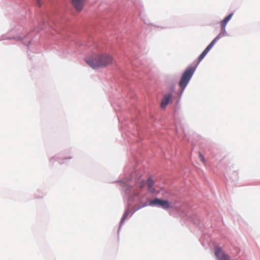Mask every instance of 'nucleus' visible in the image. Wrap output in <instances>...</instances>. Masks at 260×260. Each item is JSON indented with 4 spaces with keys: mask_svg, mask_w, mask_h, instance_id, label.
<instances>
[{
    "mask_svg": "<svg viewBox=\"0 0 260 260\" xmlns=\"http://www.w3.org/2000/svg\"><path fill=\"white\" fill-rule=\"evenodd\" d=\"M196 69V66L189 67L183 73L179 82V86L182 89H184L187 85Z\"/></svg>",
    "mask_w": 260,
    "mask_h": 260,
    "instance_id": "obj_2",
    "label": "nucleus"
},
{
    "mask_svg": "<svg viewBox=\"0 0 260 260\" xmlns=\"http://www.w3.org/2000/svg\"><path fill=\"white\" fill-rule=\"evenodd\" d=\"M221 34H219L206 47L205 50L202 53V54L199 56L198 63L200 62L206 56L209 50L212 48L216 42L220 38Z\"/></svg>",
    "mask_w": 260,
    "mask_h": 260,
    "instance_id": "obj_3",
    "label": "nucleus"
},
{
    "mask_svg": "<svg viewBox=\"0 0 260 260\" xmlns=\"http://www.w3.org/2000/svg\"><path fill=\"white\" fill-rule=\"evenodd\" d=\"M37 2L39 7H41L42 6V3L41 0H37Z\"/></svg>",
    "mask_w": 260,
    "mask_h": 260,
    "instance_id": "obj_13",
    "label": "nucleus"
},
{
    "mask_svg": "<svg viewBox=\"0 0 260 260\" xmlns=\"http://www.w3.org/2000/svg\"><path fill=\"white\" fill-rule=\"evenodd\" d=\"M146 206H147V203H145L144 204H143L141 207H140L139 208H142V207H145Z\"/></svg>",
    "mask_w": 260,
    "mask_h": 260,
    "instance_id": "obj_14",
    "label": "nucleus"
},
{
    "mask_svg": "<svg viewBox=\"0 0 260 260\" xmlns=\"http://www.w3.org/2000/svg\"><path fill=\"white\" fill-rule=\"evenodd\" d=\"M215 254L217 260H230L229 256L219 246L215 248Z\"/></svg>",
    "mask_w": 260,
    "mask_h": 260,
    "instance_id": "obj_6",
    "label": "nucleus"
},
{
    "mask_svg": "<svg viewBox=\"0 0 260 260\" xmlns=\"http://www.w3.org/2000/svg\"><path fill=\"white\" fill-rule=\"evenodd\" d=\"M149 205H159L164 209H168L170 207V204L168 201L165 200H161L160 199H156L153 200H151L149 202Z\"/></svg>",
    "mask_w": 260,
    "mask_h": 260,
    "instance_id": "obj_5",
    "label": "nucleus"
},
{
    "mask_svg": "<svg viewBox=\"0 0 260 260\" xmlns=\"http://www.w3.org/2000/svg\"><path fill=\"white\" fill-rule=\"evenodd\" d=\"M72 4L78 12H81L84 6L85 0H72Z\"/></svg>",
    "mask_w": 260,
    "mask_h": 260,
    "instance_id": "obj_7",
    "label": "nucleus"
},
{
    "mask_svg": "<svg viewBox=\"0 0 260 260\" xmlns=\"http://www.w3.org/2000/svg\"><path fill=\"white\" fill-rule=\"evenodd\" d=\"M147 185L148 187V189L149 191L153 193L155 190L154 188L153 187V181L151 177L149 178L147 181Z\"/></svg>",
    "mask_w": 260,
    "mask_h": 260,
    "instance_id": "obj_10",
    "label": "nucleus"
},
{
    "mask_svg": "<svg viewBox=\"0 0 260 260\" xmlns=\"http://www.w3.org/2000/svg\"><path fill=\"white\" fill-rule=\"evenodd\" d=\"M145 185V182L144 181H141L140 182V184H139V188L140 189L143 188L144 187V186Z\"/></svg>",
    "mask_w": 260,
    "mask_h": 260,
    "instance_id": "obj_12",
    "label": "nucleus"
},
{
    "mask_svg": "<svg viewBox=\"0 0 260 260\" xmlns=\"http://www.w3.org/2000/svg\"><path fill=\"white\" fill-rule=\"evenodd\" d=\"M233 16V14L231 13L227 17H226L221 22V32L219 34H221L220 38L224 36V33L225 32V26L226 25L228 21L231 19Z\"/></svg>",
    "mask_w": 260,
    "mask_h": 260,
    "instance_id": "obj_8",
    "label": "nucleus"
},
{
    "mask_svg": "<svg viewBox=\"0 0 260 260\" xmlns=\"http://www.w3.org/2000/svg\"><path fill=\"white\" fill-rule=\"evenodd\" d=\"M221 34H219L206 47L205 50L202 53V54L199 56L198 63L200 62L206 56L209 50L212 48L216 42L220 38Z\"/></svg>",
    "mask_w": 260,
    "mask_h": 260,
    "instance_id": "obj_4",
    "label": "nucleus"
},
{
    "mask_svg": "<svg viewBox=\"0 0 260 260\" xmlns=\"http://www.w3.org/2000/svg\"><path fill=\"white\" fill-rule=\"evenodd\" d=\"M172 96L171 94H165L161 102L160 106L165 108L172 101Z\"/></svg>",
    "mask_w": 260,
    "mask_h": 260,
    "instance_id": "obj_9",
    "label": "nucleus"
},
{
    "mask_svg": "<svg viewBox=\"0 0 260 260\" xmlns=\"http://www.w3.org/2000/svg\"><path fill=\"white\" fill-rule=\"evenodd\" d=\"M199 157H200L201 160L202 161V162L203 164H205V162H206L204 156H203V155L200 152H199Z\"/></svg>",
    "mask_w": 260,
    "mask_h": 260,
    "instance_id": "obj_11",
    "label": "nucleus"
},
{
    "mask_svg": "<svg viewBox=\"0 0 260 260\" xmlns=\"http://www.w3.org/2000/svg\"><path fill=\"white\" fill-rule=\"evenodd\" d=\"M86 62L93 69L105 68L113 63V58L108 53H102L93 56Z\"/></svg>",
    "mask_w": 260,
    "mask_h": 260,
    "instance_id": "obj_1",
    "label": "nucleus"
},
{
    "mask_svg": "<svg viewBox=\"0 0 260 260\" xmlns=\"http://www.w3.org/2000/svg\"><path fill=\"white\" fill-rule=\"evenodd\" d=\"M140 195V193L137 192L136 194H135L136 196H139Z\"/></svg>",
    "mask_w": 260,
    "mask_h": 260,
    "instance_id": "obj_15",
    "label": "nucleus"
}]
</instances>
